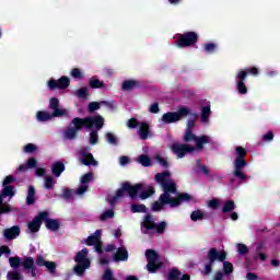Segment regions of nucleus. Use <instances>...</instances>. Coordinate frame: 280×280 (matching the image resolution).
I'll use <instances>...</instances> for the list:
<instances>
[{
	"label": "nucleus",
	"mask_w": 280,
	"mask_h": 280,
	"mask_svg": "<svg viewBox=\"0 0 280 280\" xmlns=\"http://www.w3.org/2000/svg\"><path fill=\"white\" fill-rule=\"evenodd\" d=\"M126 194L129 196L131 200H136L137 196H139L140 200H148L151 196H154L155 190L153 186H149L147 190H143V184H130L129 182H124L109 199V207H115L117 205V200L124 198Z\"/></svg>",
	"instance_id": "1"
},
{
	"label": "nucleus",
	"mask_w": 280,
	"mask_h": 280,
	"mask_svg": "<svg viewBox=\"0 0 280 280\" xmlns=\"http://www.w3.org/2000/svg\"><path fill=\"white\" fill-rule=\"evenodd\" d=\"M104 121L105 119L102 117V115L86 116L84 118L75 117L71 120V125L73 127L68 128L65 131V137L66 139L73 141V139H77L78 132H80L82 128L100 131L102 128H104Z\"/></svg>",
	"instance_id": "2"
},
{
	"label": "nucleus",
	"mask_w": 280,
	"mask_h": 280,
	"mask_svg": "<svg viewBox=\"0 0 280 280\" xmlns=\"http://www.w3.org/2000/svg\"><path fill=\"white\" fill-rule=\"evenodd\" d=\"M226 260V252H218V248L212 247L208 252V261L205 265V270L202 271V275L206 277H209L213 270V264L215 261H223V272L224 275H232L233 272V264L225 261Z\"/></svg>",
	"instance_id": "3"
},
{
	"label": "nucleus",
	"mask_w": 280,
	"mask_h": 280,
	"mask_svg": "<svg viewBox=\"0 0 280 280\" xmlns=\"http://www.w3.org/2000/svg\"><path fill=\"white\" fill-rule=\"evenodd\" d=\"M170 176H172V173H170V171H164L162 173L155 174L154 178L156 183H160L164 191L160 196L172 202V200L174 199L172 198V194H178V188L176 187V183H174V180L167 179L170 178Z\"/></svg>",
	"instance_id": "4"
},
{
	"label": "nucleus",
	"mask_w": 280,
	"mask_h": 280,
	"mask_svg": "<svg viewBox=\"0 0 280 280\" xmlns=\"http://www.w3.org/2000/svg\"><path fill=\"white\" fill-rule=\"evenodd\" d=\"M141 226L144 229V234H148V231H155L159 235H163L167 229V222L161 221L160 223H156L154 222L152 214L148 213L144 215Z\"/></svg>",
	"instance_id": "5"
},
{
	"label": "nucleus",
	"mask_w": 280,
	"mask_h": 280,
	"mask_svg": "<svg viewBox=\"0 0 280 280\" xmlns=\"http://www.w3.org/2000/svg\"><path fill=\"white\" fill-rule=\"evenodd\" d=\"M9 264L11 268H13L14 270L22 266L24 270H28V272H31V277H36V267L34 266V258L31 256L24 257L22 260L19 256L10 257Z\"/></svg>",
	"instance_id": "6"
},
{
	"label": "nucleus",
	"mask_w": 280,
	"mask_h": 280,
	"mask_svg": "<svg viewBox=\"0 0 280 280\" xmlns=\"http://www.w3.org/2000/svg\"><path fill=\"white\" fill-rule=\"evenodd\" d=\"M177 39L175 40L176 47L179 49H185V47H194L200 38L198 33L194 31L185 32L184 34H177Z\"/></svg>",
	"instance_id": "7"
},
{
	"label": "nucleus",
	"mask_w": 280,
	"mask_h": 280,
	"mask_svg": "<svg viewBox=\"0 0 280 280\" xmlns=\"http://www.w3.org/2000/svg\"><path fill=\"white\" fill-rule=\"evenodd\" d=\"M188 115H191V109L188 107H179L177 112H167L162 115L163 124H176V121H180V119H185Z\"/></svg>",
	"instance_id": "8"
},
{
	"label": "nucleus",
	"mask_w": 280,
	"mask_h": 280,
	"mask_svg": "<svg viewBox=\"0 0 280 280\" xmlns=\"http://www.w3.org/2000/svg\"><path fill=\"white\" fill-rule=\"evenodd\" d=\"M8 197H14V186H3V189L0 194V215L10 213V211H12V206L3 202V199Z\"/></svg>",
	"instance_id": "9"
},
{
	"label": "nucleus",
	"mask_w": 280,
	"mask_h": 280,
	"mask_svg": "<svg viewBox=\"0 0 280 280\" xmlns=\"http://www.w3.org/2000/svg\"><path fill=\"white\" fill-rule=\"evenodd\" d=\"M184 141L185 143L195 141L197 150H202V148H205V143H209V137L208 136L197 137L196 135H194V130L186 129V132L184 135Z\"/></svg>",
	"instance_id": "10"
},
{
	"label": "nucleus",
	"mask_w": 280,
	"mask_h": 280,
	"mask_svg": "<svg viewBox=\"0 0 280 280\" xmlns=\"http://www.w3.org/2000/svg\"><path fill=\"white\" fill-rule=\"evenodd\" d=\"M171 150L173 154L177 156V159H185V155L189 154V152H195L196 148L187 143L175 142L172 144Z\"/></svg>",
	"instance_id": "11"
},
{
	"label": "nucleus",
	"mask_w": 280,
	"mask_h": 280,
	"mask_svg": "<svg viewBox=\"0 0 280 280\" xmlns=\"http://www.w3.org/2000/svg\"><path fill=\"white\" fill-rule=\"evenodd\" d=\"M47 218H49V212H38V214L34 217V219L31 222H28V231H31L32 233H38L40 231V226H43L44 220H46Z\"/></svg>",
	"instance_id": "12"
},
{
	"label": "nucleus",
	"mask_w": 280,
	"mask_h": 280,
	"mask_svg": "<svg viewBox=\"0 0 280 280\" xmlns=\"http://www.w3.org/2000/svg\"><path fill=\"white\" fill-rule=\"evenodd\" d=\"M71 84V80L69 79V77H61L58 80L55 79H50L48 81V88L50 89V91H56V89H59L60 91H65V89H69V85Z\"/></svg>",
	"instance_id": "13"
},
{
	"label": "nucleus",
	"mask_w": 280,
	"mask_h": 280,
	"mask_svg": "<svg viewBox=\"0 0 280 280\" xmlns=\"http://www.w3.org/2000/svg\"><path fill=\"white\" fill-rule=\"evenodd\" d=\"M246 78H248L247 71H238L236 74V91L240 95H246L248 93Z\"/></svg>",
	"instance_id": "14"
},
{
	"label": "nucleus",
	"mask_w": 280,
	"mask_h": 280,
	"mask_svg": "<svg viewBox=\"0 0 280 280\" xmlns=\"http://www.w3.org/2000/svg\"><path fill=\"white\" fill-rule=\"evenodd\" d=\"M48 108L52 110V117H69V112L60 108V100H58V97H52L49 100Z\"/></svg>",
	"instance_id": "15"
},
{
	"label": "nucleus",
	"mask_w": 280,
	"mask_h": 280,
	"mask_svg": "<svg viewBox=\"0 0 280 280\" xmlns=\"http://www.w3.org/2000/svg\"><path fill=\"white\" fill-rule=\"evenodd\" d=\"M248 163H246V160L235 159L233 176L235 178H238L240 180H247V177L244 174V167H246Z\"/></svg>",
	"instance_id": "16"
},
{
	"label": "nucleus",
	"mask_w": 280,
	"mask_h": 280,
	"mask_svg": "<svg viewBox=\"0 0 280 280\" xmlns=\"http://www.w3.org/2000/svg\"><path fill=\"white\" fill-rule=\"evenodd\" d=\"M194 200V196L188 192H179L175 198L171 201V209H176V207H180L183 202H191Z\"/></svg>",
	"instance_id": "17"
},
{
	"label": "nucleus",
	"mask_w": 280,
	"mask_h": 280,
	"mask_svg": "<svg viewBox=\"0 0 280 280\" xmlns=\"http://www.w3.org/2000/svg\"><path fill=\"white\" fill-rule=\"evenodd\" d=\"M35 264L39 268H43V267L47 268V270L50 275H56V262L47 261L43 255L38 254L36 256Z\"/></svg>",
	"instance_id": "18"
},
{
	"label": "nucleus",
	"mask_w": 280,
	"mask_h": 280,
	"mask_svg": "<svg viewBox=\"0 0 280 280\" xmlns=\"http://www.w3.org/2000/svg\"><path fill=\"white\" fill-rule=\"evenodd\" d=\"M180 275H183L180 270L173 268L167 272L166 278L167 280H191V276L188 273H184L182 277Z\"/></svg>",
	"instance_id": "19"
},
{
	"label": "nucleus",
	"mask_w": 280,
	"mask_h": 280,
	"mask_svg": "<svg viewBox=\"0 0 280 280\" xmlns=\"http://www.w3.org/2000/svg\"><path fill=\"white\" fill-rule=\"evenodd\" d=\"M165 205H170V207H172V201L160 195L159 200L152 203L151 211L159 213L160 211H163V207H165Z\"/></svg>",
	"instance_id": "20"
},
{
	"label": "nucleus",
	"mask_w": 280,
	"mask_h": 280,
	"mask_svg": "<svg viewBox=\"0 0 280 280\" xmlns=\"http://www.w3.org/2000/svg\"><path fill=\"white\" fill-rule=\"evenodd\" d=\"M143 83L139 80H125L121 84L122 91H135V89H141Z\"/></svg>",
	"instance_id": "21"
},
{
	"label": "nucleus",
	"mask_w": 280,
	"mask_h": 280,
	"mask_svg": "<svg viewBox=\"0 0 280 280\" xmlns=\"http://www.w3.org/2000/svg\"><path fill=\"white\" fill-rule=\"evenodd\" d=\"M88 257H89V248H83L77 253V255L74 256V261L75 264L91 265V260Z\"/></svg>",
	"instance_id": "22"
},
{
	"label": "nucleus",
	"mask_w": 280,
	"mask_h": 280,
	"mask_svg": "<svg viewBox=\"0 0 280 280\" xmlns=\"http://www.w3.org/2000/svg\"><path fill=\"white\" fill-rule=\"evenodd\" d=\"M3 235L5 240H16V237L21 235V228L19 225H14L10 229H5Z\"/></svg>",
	"instance_id": "23"
},
{
	"label": "nucleus",
	"mask_w": 280,
	"mask_h": 280,
	"mask_svg": "<svg viewBox=\"0 0 280 280\" xmlns=\"http://www.w3.org/2000/svg\"><path fill=\"white\" fill-rule=\"evenodd\" d=\"M44 222L46 224V229H48V231H52V233H56V231L60 230V222L56 219L46 217V219H44Z\"/></svg>",
	"instance_id": "24"
},
{
	"label": "nucleus",
	"mask_w": 280,
	"mask_h": 280,
	"mask_svg": "<svg viewBox=\"0 0 280 280\" xmlns=\"http://www.w3.org/2000/svg\"><path fill=\"white\" fill-rule=\"evenodd\" d=\"M37 162H36V158H30L26 162V164H22L18 167V172L20 174H25V172H27V170H34V167H36Z\"/></svg>",
	"instance_id": "25"
},
{
	"label": "nucleus",
	"mask_w": 280,
	"mask_h": 280,
	"mask_svg": "<svg viewBox=\"0 0 280 280\" xmlns=\"http://www.w3.org/2000/svg\"><path fill=\"white\" fill-rule=\"evenodd\" d=\"M65 170H66L65 163H62L61 161H56L55 163H52L51 174L55 175L56 178H60Z\"/></svg>",
	"instance_id": "26"
},
{
	"label": "nucleus",
	"mask_w": 280,
	"mask_h": 280,
	"mask_svg": "<svg viewBox=\"0 0 280 280\" xmlns=\"http://www.w3.org/2000/svg\"><path fill=\"white\" fill-rule=\"evenodd\" d=\"M102 240V230H96L94 234L85 240L86 246H95Z\"/></svg>",
	"instance_id": "27"
},
{
	"label": "nucleus",
	"mask_w": 280,
	"mask_h": 280,
	"mask_svg": "<svg viewBox=\"0 0 280 280\" xmlns=\"http://www.w3.org/2000/svg\"><path fill=\"white\" fill-rule=\"evenodd\" d=\"M81 156H82V164L83 165H97V161L95 158H93V153H89L86 151H81Z\"/></svg>",
	"instance_id": "28"
},
{
	"label": "nucleus",
	"mask_w": 280,
	"mask_h": 280,
	"mask_svg": "<svg viewBox=\"0 0 280 280\" xmlns=\"http://www.w3.org/2000/svg\"><path fill=\"white\" fill-rule=\"evenodd\" d=\"M114 261H128V249L119 247L114 254Z\"/></svg>",
	"instance_id": "29"
},
{
	"label": "nucleus",
	"mask_w": 280,
	"mask_h": 280,
	"mask_svg": "<svg viewBox=\"0 0 280 280\" xmlns=\"http://www.w3.org/2000/svg\"><path fill=\"white\" fill-rule=\"evenodd\" d=\"M138 135L142 141H145V139H148L150 135V125H148L147 121L141 122Z\"/></svg>",
	"instance_id": "30"
},
{
	"label": "nucleus",
	"mask_w": 280,
	"mask_h": 280,
	"mask_svg": "<svg viewBox=\"0 0 280 280\" xmlns=\"http://www.w3.org/2000/svg\"><path fill=\"white\" fill-rule=\"evenodd\" d=\"M36 202V188L34 186H28L27 196H26V205L31 207Z\"/></svg>",
	"instance_id": "31"
},
{
	"label": "nucleus",
	"mask_w": 280,
	"mask_h": 280,
	"mask_svg": "<svg viewBox=\"0 0 280 280\" xmlns=\"http://www.w3.org/2000/svg\"><path fill=\"white\" fill-rule=\"evenodd\" d=\"M36 117H37V121H49L54 119V117L56 116H54V114H49L48 112L39 110L37 112Z\"/></svg>",
	"instance_id": "32"
},
{
	"label": "nucleus",
	"mask_w": 280,
	"mask_h": 280,
	"mask_svg": "<svg viewBox=\"0 0 280 280\" xmlns=\"http://www.w3.org/2000/svg\"><path fill=\"white\" fill-rule=\"evenodd\" d=\"M88 268H91V265L77 262V265L74 266V272L75 275H78V277H82L84 272L88 270Z\"/></svg>",
	"instance_id": "33"
},
{
	"label": "nucleus",
	"mask_w": 280,
	"mask_h": 280,
	"mask_svg": "<svg viewBox=\"0 0 280 280\" xmlns=\"http://www.w3.org/2000/svg\"><path fill=\"white\" fill-rule=\"evenodd\" d=\"M145 257L148 262L152 264L154 261H159V253H156L154 249H147Z\"/></svg>",
	"instance_id": "34"
},
{
	"label": "nucleus",
	"mask_w": 280,
	"mask_h": 280,
	"mask_svg": "<svg viewBox=\"0 0 280 280\" xmlns=\"http://www.w3.org/2000/svg\"><path fill=\"white\" fill-rule=\"evenodd\" d=\"M209 115H211V106H202L201 107V121L202 124H207L209 121Z\"/></svg>",
	"instance_id": "35"
},
{
	"label": "nucleus",
	"mask_w": 280,
	"mask_h": 280,
	"mask_svg": "<svg viewBox=\"0 0 280 280\" xmlns=\"http://www.w3.org/2000/svg\"><path fill=\"white\" fill-rule=\"evenodd\" d=\"M190 220L192 222H199L205 220V212L202 210H195L190 213Z\"/></svg>",
	"instance_id": "36"
},
{
	"label": "nucleus",
	"mask_w": 280,
	"mask_h": 280,
	"mask_svg": "<svg viewBox=\"0 0 280 280\" xmlns=\"http://www.w3.org/2000/svg\"><path fill=\"white\" fill-rule=\"evenodd\" d=\"M131 213H148V207L145 205H137L132 203L131 205Z\"/></svg>",
	"instance_id": "37"
},
{
	"label": "nucleus",
	"mask_w": 280,
	"mask_h": 280,
	"mask_svg": "<svg viewBox=\"0 0 280 280\" xmlns=\"http://www.w3.org/2000/svg\"><path fill=\"white\" fill-rule=\"evenodd\" d=\"M75 97L79 100H86L89 97V88L83 86L74 92Z\"/></svg>",
	"instance_id": "38"
},
{
	"label": "nucleus",
	"mask_w": 280,
	"mask_h": 280,
	"mask_svg": "<svg viewBox=\"0 0 280 280\" xmlns=\"http://www.w3.org/2000/svg\"><path fill=\"white\" fill-rule=\"evenodd\" d=\"M161 268H163V262L153 261V262H148L147 265L148 272H151V273L156 272V270H161Z\"/></svg>",
	"instance_id": "39"
},
{
	"label": "nucleus",
	"mask_w": 280,
	"mask_h": 280,
	"mask_svg": "<svg viewBox=\"0 0 280 280\" xmlns=\"http://www.w3.org/2000/svg\"><path fill=\"white\" fill-rule=\"evenodd\" d=\"M231 211H235V201L228 200L222 207V213H231Z\"/></svg>",
	"instance_id": "40"
},
{
	"label": "nucleus",
	"mask_w": 280,
	"mask_h": 280,
	"mask_svg": "<svg viewBox=\"0 0 280 280\" xmlns=\"http://www.w3.org/2000/svg\"><path fill=\"white\" fill-rule=\"evenodd\" d=\"M104 86V81H100L97 77H92L90 79V89H102Z\"/></svg>",
	"instance_id": "41"
},
{
	"label": "nucleus",
	"mask_w": 280,
	"mask_h": 280,
	"mask_svg": "<svg viewBox=\"0 0 280 280\" xmlns=\"http://www.w3.org/2000/svg\"><path fill=\"white\" fill-rule=\"evenodd\" d=\"M139 163L142 167H150L152 165V160H150V156L141 154L139 156Z\"/></svg>",
	"instance_id": "42"
},
{
	"label": "nucleus",
	"mask_w": 280,
	"mask_h": 280,
	"mask_svg": "<svg viewBox=\"0 0 280 280\" xmlns=\"http://www.w3.org/2000/svg\"><path fill=\"white\" fill-rule=\"evenodd\" d=\"M7 279L8 280H25L23 275H21V272H19V271H9L7 273Z\"/></svg>",
	"instance_id": "43"
},
{
	"label": "nucleus",
	"mask_w": 280,
	"mask_h": 280,
	"mask_svg": "<svg viewBox=\"0 0 280 280\" xmlns=\"http://www.w3.org/2000/svg\"><path fill=\"white\" fill-rule=\"evenodd\" d=\"M55 185H56V179L54 177L48 176L45 178V183H44L45 189L51 190L54 189Z\"/></svg>",
	"instance_id": "44"
},
{
	"label": "nucleus",
	"mask_w": 280,
	"mask_h": 280,
	"mask_svg": "<svg viewBox=\"0 0 280 280\" xmlns=\"http://www.w3.org/2000/svg\"><path fill=\"white\" fill-rule=\"evenodd\" d=\"M103 103L102 102H91L88 105L89 113H95V110H100L102 108Z\"/></svg>",
	"instance_id": "45"
},
{
	"label": "nucleus",
	"mask_w": 280,
	"mask_h": 280,
	"mask_svg": "<svg viewBox=\"0 0 280 280\" xmlns=\"http://www.w3.org/2000/svg\"><path fill=\"white\" fill-rule=\"evenodd\" d=\"M97 130H92L90 132V145H95L100 141V136L97 135Z\"/></svg>",
	"instance_id": "46"
},
{
	"label": "nucleus",
	"mask_w": 280,
	"mask_h": 280,
	"mask_svg": "<svg viewBox=\"0 0 280 280\" xmlns=\"http://www.w3.org/2000/svg\"><path fill=\"white\" fill-rule=\"evenodd\" d=\"M110 218H115V211L113 209L106 210L101 214V221L104 222Z\"/></svg>",
	"instance_id": "47"
},
{
	"label": "nucleus",
	"mask_w": 280,
	"mask_h": 280,
	"mask_svg": "<svg viewBox=\"0 0 280 280\" xmlns=\"http://www.w3.org/2000/svg\"><path fill=\"white\" fill-rule=\"evenodd\" d=\"M106 141L110 143V145H117V136H115L113 132H107L105 135Z\"/></svg>",
	"instance_id": "48"
},
{
	"label": "nucleus",
	"mask_w": 280,
	"mask_h": 280,
	"mask_svg": "<svg viewBox=\"0 0 280 280\" xmlns=\"http://www.w3.org/2000/svg\"><path fill=\"white\" fill-rule=\"evenodd\" d=\"M264 249V244L260 243L257 247H256V253L259 256L260 261H266V259H268V256H266L265 253H261V250Z\"/></svg>",
	"instance_id": "49"
},
{
	"label": "nucleus",
	"mask_w": 280,
	"mask_h": 280,
	"mask_svg": "<svg viewBox=\"0 0 280 280\" xmlns=\"http://www.w3.org/2000/svg\"><path fill=\"white\" fill-rule=\"evenodd\" d=\"M235 152H236V159L245 160L246 149H244V147H236Z\"/></svg>",
	"instance_id": "50"
},
{
	"label": "nucleus",
	"mask_w": 280,
	"mask_h": 280,
	"mask_svg": "<svg viewBox=\"0 0 280 280\" xmlns=\"http://www.w3.org/2000/svg\"><path fill=\"white\" fill-rule=\"evenodd\" d=\"M12 183H16V177L13 175H8L2 183V187H11Z\"/></svg>",
	"instance_id": "51"
},
{
	"label": "nucleus",
	"mask_w": 280,
	"mask_h": 280,
	"mask_svg": "<svg viewBox=\"0 0 280 280\" xmlns=\"http://www.w3.org/2000/svg\"><path fill=\"white\" fill-rule=\"evenodd\" d=\"M217 47L218 46L213 43H207L203 45V50L206 51V54H213V51H215Z\"/></svg>",
	"instance_id": "52"
},
{
	"label": "nucleus",
	"mask_w": 280,
	"mask_h": 280,
	"mask_svg": "<svg viewBox=\"0 0 280 280\" xmlns=\"http://www.w3.org/2000/svg\"><path fill=\"white\" fill-rule=\"evenodd\" d=\"M71 77L74 78V80H82L84 78L82 71L79 68H73L71 70Z\"/></svg>",
	"instance_id": "53"
},
{
	"label": "nucleus",
	"mask_w": 280,
	"mask_h": 280,
	"mask_svg": "<svg viewBox=\"0 0 280 280\" xmlns=\"http://www.w3.org/2000/svg\"><path fill=\"white\" fill-rule=\"evenodd\" d=\"M37 150H38V147H36V144H34V143H27L24 147V152L26 154H32V153L36 152Z\"/></svg>",
	"instance_id": "54"
},
{
	"label": "nucleus",
	"mask_w": 280,
	"mask_h": 280,
	"mask_svg": "<svg viewBox=\"0 0 280 280\" xmlns=\"http://www.w3.org/2000/svg\"><path fill=\"white\" fill-rule=\"evenodd\" d=\"M236 248H237V252H238L240 255H247V253H248V246H246L243 243H238L236 245Z\"/></svg>",
	"instance_id": "55"
},
{
	"label": "nucleus",
	"mask_w": 280,
	"mask_h": 280,
	"mask_svg": "<svg viewBox=\"0 0 280 280\" xmlns=\"http://www.w3.org/2000/svg\"><path fill=\"white\" fill-rule=\"evenodd\" d=\"M93 180V173H86L81 177V184L86 185V183H91Z\"/></svg>",
	"instance_id": "56"
},
{
	"label": "nucleus",
	"mask_w": 280,
	"mask_h": 280,
	"mask_svg": "<svg viewBox=\"0 0 280 280\" xmlns=\"http://www.w3.org/2000/svg\"><path fill=\"white\" fill-rule=\"evenodd\" d=\"M128 128L135 129L139 126V120L137 118H130L127 122Z\"/></svg>",
	"instance_id": "57"
},
{
	"label": "nucleus",
	"mask_w": 280,
	"mask_h": 280,
	"mask_svg": "<svg viewBox=\"0 0 280 280\" xmlns=\"http://www.w3.org/2000/svg\"><path fill=\"white\" fill-rule=\"evenodd\" d=\"M103 280H116L113 276V270L106 269L103 275Z\"/></svg>",
	"instance_id": "58"
},
{
	"label": "nucleus",
	"mask_w": 280,
	"mask_h": 280,
	"mask_svg": "<svg viewBox=\"0 0 280 280\" xmlns=\"http://www.w3.org/2000/svg\"><path fill=\"white\" fill-rule=\"evenodd\" d=\"M241 71H246L247 75L249 73V75H259V69L257 67H252L245 70H241Z\"/></svg>",
	"instance_id": "59"
},
{
	"label": "nucleus",
	"mask_w": 280,
	"mask_h": 280,
	"mask_svg": "<svg viewBox=\"0 0 280 280\" xmlns=\"http://www.w3.org/2000/svg\"><path fill=\"white\" fill-rule=\"evenodd\" d=\"M159 110H160L159 103H153L149 107V113H152L153 115H156V113H159Z\"/></svg>",
	"instance_id": "60"
},
{
	"label": "nucleus",
	"mask_w": 280,
	"mask_h": 280,
	"mask_svg": "<svg viewBox=\"0 0 280 280\" xmlns=\"http://www.w3.org/2000/svg\"><path fill=\"white\" fill-rule=\"evenodd\" d=\"M156 159L160 165H162V167H170V162H167L166 159L162 158L161 155H159Z\"/></svg>",
	"instance_id": "61"
},
{
	"label": "nucleus",
	"mask_w": 280,
	"mask_h": 280,
	"mask_svg": "<svg viewBox=\"0 0 280 280\" xmlns=\"http://www.w3.org/2000/svg\"><path fill=\"white\" fill-rule=\"evenodd\" d=\"M86 191H89V186L82 184L78 189H77V194L79 196H82V194H86Z\"/></svg>",
	"instance_id": "62"
},
{
	"label": "nucleus",
	"mask_w": 280,
	"mask_h": 280,
	"mask_svg": "<svg viewBox=\"0 0 280 280\" xmlns=\"http://www.w3.org/2000/svg\"><path fill=\"white\" fill-rule=\"evenodd\" d=\"M208 207H210V209H218L220 207V201H218V199H212L208 202Z\"/></svg>",
	"instance_id": "63"
},
{
	"label": "nucleus",
	"mask_w": 280,
	"mask_h": 280,
	"mask_svg": "<svg viewBox=\"0 0 280 280\" xmlns=\"http://www.w3.org/2000/svg\"><path fill=\"white\" fill-rule=\"evenodd\" d=\"M275 139V133L272 131H268L262 136V141H272Z\"/></svg>",
	"instance_id": "64"
}]
</instances>
